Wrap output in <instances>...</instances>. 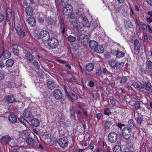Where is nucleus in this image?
Returning <instances> with one entry per match:
<instances>
[{
    "mask_svg": "<svg viewBox=\"0 0 152 152\" xmlns=\"http://www.w3.org/2000/svg\"><path fill=\"white\" fill-rule=\"evenodd\" d=\"M71 96L72 97V99H73V101L74 100H77L78 99V97L77 96L72 92V94H71Z\"/></svg>",
    "mask_w": 152,
    "mask_h": 152,
    "instance_id": "de8ad7c7",
    "label": "nucleus"
},
{
    "mask_svg": "<svg viewBox=\"0 0 152 152\" xmlns=\"http://www.w3.org/2000/svg\"><path fill=\"white\" fill-rule=\"evenodd\" d=\"M132 133V128L125 127L122 130V134L123 138L126 140L129 139L131 137Z\"/></svg>",
    "mask_w": 152,
    "mask_h": 152,
    "instance_id": "39448f33",
    "label": "nucleus"
},
{
    "mask_svg": "<svg viewBox=\"0 0 152 152\" xmlns=\"http://www.w3.org/2000/svg\"><path fill=\"white\" fill-rule=\"evenodd\" d=\"M110 102L113 105H114L115 104V102L114 99H110Z\"/></svg>",
    "mask_w": 152,
    "mask_h": 152,
    "instance_id": "e2e57ef3",
    "label": "nucleus"
},
{
    "mask_svg": "<svg viewBox=\"0 0 152 152\" xmlns=\"http://www.w3.org/2000/svg\"><path fill=\"white\" fill-rule=\"evenodd\" d=\"M111 113L112 112L110 111V110L109 108H106L104 110V114L105 115L109 116L111 114Z\"/></svg>",
    "mask_w": 152,
    "mask_h": 152,
    "instance_id": "ea45409f",
    "label": "nucleus"
},
{
    "mask_svg": "<svg viewBox=\"0 0 152 152\" xmlns=\"http://www.w3.org/2000/svg\"><path fill=\"white\" fill-rule=\"evenodd\" d=\"M20 120L21 122L23 123H24V121H25L26 122H27V121L25 119V118L23 116H20Z\"/></svg>",
    "mask_w": 152,
    "mask_h": 152,
    "instance_id": "13d9d810",
    "label": "nucleus"
},
{
    "mask_svg": "<svg viewBox=\"0 0 152 152\" xmlns=\"http://www.w3.org/2000/svg\"><path fill=\"white\" fill-rule=\"evenodd\" d=\"M8 118L10 122L13 124L15 123L17 121L16 117L14 114L12 113L9 115Z\"/></svg>",
    "mask_w": 152,
    "mask_h": 152,
    "instance_id": "a211bd4d",
    "label": "nucleus"
},
{
    "mask_svg": "<svg viewBox=\"0 0 152 152\" xmlns=\"http://www.w3.org/2000/svg\"><path fill=\"white\" fill-rule=\"evenodd\" d=\"M146 20L149 23H150L151 22H152V18L151 17L146 18Z\"/></svg>",
    "mask_w": 152,
    "mask_h": 152,
    "instance_id": "bf43d9fd",
    "label": "nucleus"
},
{
    "mask_svg": "<svg viewBox=\"0 0 152 152\" xmlns=\"http://www.w3.org/2000/svg\"><path fill=\"white\" fill-rule=\"evenodd\" d=\"M14 63L13 60L11 59H9L7 60L6 62V66L8 67H12Z\"/></svg>",
    "mask_w": 152,
    "mask_h": 152,
    "instance_id": "473e14b6",
    "label": "nucleus"
},
{
    "mask_svg": "<svg viewBox=\"0 0 152 152\" xmlns=\"http://www.w3.org/2000/svg\"><path fill=\"white\" fill-rule=\"evenodd\" d=\"M12 51L15 55L18 56L19 54V50L17 48H12Z\"/></svg>",
    "mask_w": 152,
    "mask_h": 152,
    "instance_id": "4c0bfd02",
    "label": "nucleus"
},
{
    "mask_svg": "<svg viewBox=\"0 0 152 152\" xmlns=\"http://www.w3.org/2000/svg\"><path fill=\"white\" fill-rule=\"evenodd\" d=\"M126 26L130 28H132L133 27L132 23L131 21L129 20L126 24Z\"/></svg>",
    "mask_w": 152,
    "mask_h": 152,
    "instance_id": "49530a36",
    "label": "nucleus"
},
{
    "mask_svg": "<svg viewBox=\"0 0 152 152\" xmlns=\"http://www.w3.org/2000/svg\"><path fill=\"white\" fill-rule=\"evenodd\" d=\"M12 12L9 7H7L6 9L7 14H11L12 15Z\"/></svg>",
    "mask_w": 152,
    "mask_h": 152,
    "instance_id": "3c124183",
    "label": "nucleus"
},
{
    "mask_svg": "<svg viewBox=\"0 0 152 152\" xmlns=\"http://www.w3.org/2000/svg\"><path fill=\"white\" fill-rule=\"evenodd\" d=\"M144 86L145 89L148 92H151V85L149 82H145L144 83Z\"/></svg>",
    "mask_w": 152,
    "mask_h": 152,
    "instance_id": "7c9ffc66",
    "label": "nucleus"
},
{
    "mask_svg": "<svg viewBox=\"0 0 152 152\" xmlns=\"http://www.w3.org/2000/svg\"><path fill=\"white\" fill-rule=\"evenodd\" d=\"M77 36V42L78 43L79 47L85 46L86 45V39L87 40V36L81 33L76 35Z\"/></svg>",
    "mask_w": 152,
    "mask_h": 152,
    "instance_id": "f257e3e1",
    "label": "nucleus"
},
{
    "mask_svg": "<svg viewBox=\"0 0 152 152\" xmlns=\"http://www.w3.org/2000/svg\"><path fill=\"white\" fill-rule=\"evenodd\" d=\"M54 97L57 100L61 99L63 97L62 93L59 89H56L53 92Z\"/></svg>",
    "mask_w": 152,
    "mask_h": 152,
    "instance_id": "f8f14e48",
    "label": "nucleus"
},
{
    "mask_svg": "<svg viewBox=\"0 0 152 152\" xmlns=\"http://www.w3.org/2000/svg\"><path fill=\"white\" fill-rule=\"evenodd\" d=\"M94 68V65L92 63H89L87 64L86 66V70L88 72L92 71Z\"/></svg>",
    "mask_w": 152,
    "mask_h": 152,
    "instance_id": "2f4dec72",
    "label": "nucleus"
},
{
    "mask_svg": "<svg viewBox=\"0 0 152 152\" xmlns=\"http://www.w3.org/2000/svg\"><path fill=\"white\" fill-rule=\"evenodd\" d=\"M78 19V21H80L82 22V24L84 27H86L88 28H90V24L88 19L86 17H83L81 15H80Z\"/></svg>",
    "mask_w": 152,
    "mask_h": 152,
    "instance_id": "1a4fd4ad",
    "label": "nucleus"
},
{
    "mask_svg": "<svg viewBox=\"0 0 152 152\" xmlns=\"http://www.w3.org/2000/svg\"><path fill=\"white\" fill-rule=\"evenodd\" d=\"M148 28L149 32L151 33H152V29L149 25H148Z\"/></svg>",
    "mask_w": 152,
    "mask_h": 152,
    "instance_id": "338daca9",
    "label": "nucleus"
},
{
    "mask_svg": "<svg viewBox=\"0 0 152 152\" xmlns=\"http://www.w3.org/2000/svg\"><path fill=\"white\" fill-rule=\"evenodd\" d=\"M133 85L135 88L139 89L140 85L137 83L134 82Z\"/></svg>",
    "mask_w": 152,
    "mask_h": 152,
    "instance_id": "8fccbe9b",
    "label": "nucleus"
},
{
    "mask_svg": "<svg viewBox=\"0 0 152 152\" xmlns=\"http://www.w3.org/2000/svg\"><path fill=\"white\" fill-rule=\"evenodd\" d=\"M148 3L151 6H152V0H146Z\"/></svg>",
    "mask_w": 152,
    "mask_h": 152,
    "instance_id": "774afa93",
    "label": "nucleus"
},
{
    "mask_svg": "<svg viewBox=\"0 0 152 152\" xmlns=\"http://www.w3.org/2000/svg\"><path fill=\"white\" fill-rule=\"evenodd\" d=\"M15 27L18 34L21 38L24 37L27 34L26 29L23 27L21 28L19 24L16 23L15 25Z\"/></svg>",
    "mask_w": 152,
    "mask_h": 152,
    "instance_id": "f03ea898",
    "label": "nucleus"
},
{
    "mask_svg": "<svg viewBox=\"0 0 152 152\" xmlns=\"http://www.w3.org/2000/svg\"><path fill=\"white\" fill-rule=\"evenodd\" d=\"M71 94H72V91H69L68 93L66 94V95L69 101L73 102V99H72V97Z\"/></svg>",
    "mask_w": 152,
    "mask_h": 152,
    "instance_id": "c9c22d12",
    "label": "nucleus"
},
{
    "mask_svg": "<svg viewBox=\"0 0 152 152\" xmlns=\"http://www.w3.org/2000/svg\"><path fill=\"white\" fill-rule=\"evenodd\" d=\"M148 59L147 61V67L149 70L151 71L152 69V62L150 60H148Z\"/></svg>",
    "mask_w": 152,
    "mask_h": 152,
    "instance_id": "f704fd0d",
    "label": "nucleus"
},
{
    "mask_svg": "<svg viewBox=\"0 0 152 152\" xmlns=\"http://www.w3.org/2000/svg\"><path fill=\"white\" fill-rule=\"evenodd\" d=\"M47 22L48 25L55 26L56 23V20L53 18L48 17Z\"/></svg>",
    "mask_w": 152,
    "mask_h": 152,
    "instance_id": "a878e982",
    "label": "nucleus"
},
{
    "mask_svg": "<svg viewBox=\"0 0 152 152\" xmlns=\"http://www.w3.org/2000/svg\"><path fill=\"white\" fill-rule=\"evenodd\" d=\"M136 121L137 123L139 125H141L143 121L142 117H141L140 116H138L137 118Z\"/></svg>",
    "mask_w": 152,
    "mask_h": 152,
    "instance_id": "a19ab883",
    "label": "nucleus"
},
{
    "mask_svg": "<svg viewBox=\"0 0 152 152\" xmlns=\"http://www.w3.org/2000/svg\"><path fill=\"white\" fill-rule=\"evenodd\" d=\"M38 19L40 23H43L44 22V18L40 17L39 15Z\"/></svg>",
    "mask_w": 152,
    "mask_h": 152,
    "instance_id": "5fc2aeb1",
    "label": "nucleus"
},
{
    "mask_svg": "<svg viewBox=\"0 0 152 152\" xmlns=\"http://www.w3.org/2000/svg\"><path fill=\"white\" fill-rule=\"evenodd\" d=\"M26 141L28 145L31 146H34L37 144V142L34 139L30 137L27 138Z\"/></svg>",
    "mask_w": 152,
    "mask_h": 152,
    "instance_id": "f3484780",
    "label": "nucleus"
},
{
    "mask_svg": "<svg viewBox=\"0 0 152 152\" xmlns=\"http://www.w3.org/2000/svg\"><path fill=\"white\" fill-rule=\"evenodd\" d=\"M110 65L113 69H117L118 65H121V63L116 62L113 60H111L109 62Z\"/></svg>",
    "mask_w": 152,
    "mask_h": 152,
    "instance_id": "2eb2a0df",
    "label": "nucleus"
},
{
    "mask_svg": "<svg viewBox=\"0 0 152 152\" xmlns=\"http://www.w3.org/2000/svg\"><path fill=\"white\" fill-rule=\"evenodd\" d=\"M67 39L68 41L71 42H74L76 39V38L75 37L71 35L68 36L67 37Z\"/></svg>",
    "mask_w": 152,
    "mask_h": 152,
    "instance_id": "58836bf2",
    "label": "nucleus"
},
{
    "mask_svg": "<svg viewBox=\"0 0 152 152\" xmlns=\"http://www.w3.org/2000/svg\"><path fill=\"white\" fill-rule=\"evenodd\" d=\"M39 37L44 41L48 40L50 38L48 32L46 30H42L39 33Z\"/></svg>",
    "mask_w": 152,
    "mask_h": 152,
    "instance_id": "423d86ee",
    "label": "nucleus"
},
{
    "mask_svg": "<svg viewBox=\"0 0 152 152\" xmlns=\"http://www.w3.org/2000/svg\"><path fill=\"white\" fill-rule=\"evenodd\" d=\"M140 45V44L139 43V41L137 39H135L134 40V49L140 50V47L139 46Z\"/></svg>",
    "mask_w": 152,
    "mask_h": 152,
    "instance_id": "72a5a7b5",
    "label": "nucleus"
},
{
    "mask_svg": "<svg viewBox=\"0 0 152 152\" xmlns=\"http://www.w3.org/2000/svg\"><path fill=\"white\" fill-rule=\"evenodd\" d=\"M111 53L114 56H116L117 58H123L125 56L124 52L120 51H118L114 49L111 50Z\"/></svg>",
    "mask_w": 152,
    "mask_h": 152,
    "instance_id": "9d476101",
    "label": "nucleus"
},
{
    "mask_svg": "<svg viewBox=\"0 0 152 152\" xmlns=\"http://www.w3.org/2000/svg\"><path fill=\"white\" fill-rule=\"evenodd\" d=\"M59 146L62 148H66L68 144V142L64 137L60 139L58 141Z\"/></svg>",
    "mask_w": 152,
    "mask_h": 152,
    "instance_id": "9b49d317",
    "label": "nucleus"
},
{
    "mask_svg": "<svg viewBox=\"0 0 152 152\" xmlns=\"http://www.w3.org/2000/svg\"><path fill=\"white\" fill-rule=\"evenodd\" d=\"M23 115L24 117L27 118H30L32 115V113L31 112V109L28 108L25 109L23 112Z\"/></svg>",
    "mask_w": 152,
    "mask_h": 152,
    "instance_id": "5701e85b",
    "label": "nucleus"
},
{
    "mask_svg": "<svg viewBox=\"0 0 152 152\" xmlns=\"http://www.w3.org/2000/svg\"><path fill=\"white\" fill-rule=\"evenodd\" d=\"M12 139L10 136L8 135L3 136L0 140L1 143L6 145L9 144Z\"/></svg>",
    "mask_w": 152,
    "mask_h": 152,
    "instance_id": "ddd939ff",
    "label": "nucleus"
},
{
    "mask_svg": "<svg viewBox=\"0 0 152 152\" xmlns=\"http://www.w3.org/2000/svg\"><path fill=\"white\" fill-rule=\"evenodd\" d=\"M28 23L32 27L36 26V22L35 18L33 17H29L27 20Z\"/></svg>",
    "mask_w": 152,
    "mask_h": 152,
    "instance_id": "4be33fe9",
    "label": "nucleus"
},
{
    "mask_svg": "<svg viewBox=\"0 0 152 152\" xmlns=\"http://www.w3.org/2000/svg\"><path fill=\"white\" fill-rule=\"evenodd\" d=\"M127 81V77H123L121 80L120 81V83H126Z\"/></svg>",
    "mask_w": 152,
    "mask_h": 152,
    "instance_id": "c03bdc74",
    "label": "nucleus"
},
{
    "mask_svg": "<svg viewBox=\"0 0 152 152\" xmlns=\"http://www.w3.org/2000/svg\"><path fill=\"white\" fill-rule=\"evenodd\" d=\"M124 152H132L128 148H126L124 149Z\"/></svg>",
    "mask_w": 152,
    "mask_h": 152,
    "instance_id": "0e129e2a",
    "label": "nucleus"
},
{
    "mask_svg": "<svg viewBox=\"0 0 152 152\" xmlns=\"http://www.w3.org/2000/svg\"><path fill=\"white\" fill-rule=\"evenodd\" d=\"M114 152H121V147L118 145H116L114 147Z\"/></svg>",
    "mask_w": 152,
    "mask_h": 152,
    "instance_id": "e433bc0d",
    "label": "nucleus"
},
{
    "mask_svg": "<svg viewBox=\"0 0 152 152\" xmlns=\"http://www.w3.org/2000/svg\"><path fill=\"white\" fill-rule=\"evenodd\" d=\"M26 12L28 15L31 16L33 14V10L31 6H28L26 8Z\"/></svg>",
    "mask_w": 152,
    "mask_h": 152,
    "instance_id": "393cba45",
    "label": "nucleus"
},
{
    "mask_svg": "<svg viewBox=\"0 0 152 152\" xmlns=\"http://www.w3.org/2000/svg\"><path fill=\"white\" fill-rule=\"evenodd\" d=\"M12 15L11 14H7L6 21L7 22L9 23L10 21L11 17Z\"/></svg>",
    "mask_w": 152,
    "mask_h": 152,
    "instance_id": "a18cd8bd",
    "label": "nucleus"
},
{
    "mask_svg": "<svg viewBox=\"0 0 152 152\" xmlns=\"http://www.w3.org/2000/svg\"><path fill=\"white\" fill-rule=\"evenodd\" d=\"M83 111V113L84 115L86 117H87L88 116V115L87 114L86 110L84 109L83 110H82Z\"/></svg>",
    "mask_w": 152,
    "mask_h": 152,
    "instance_id": "680f3d73",
    "label": "nucleus"
},
{
    "mask_svg": "<svg viewBox=\"0 0 152 152\" xmlns=\"http://www.w3.org/2000/svg\"><path fill=\"white\" fill-rule=\"evenodd\" d=\"M2 54L0 56V58L3 56L4 58L7 59L10 58L11 56V53L10 52L7 50H4V49L2 50Z\"/></svg>",
    "mask_w": 152,
    "mask_h": 152,
    "instance_id": "412c9836",
    "label": "nucleus"
},
{
    "mask_svg": "<svg viewBox=\"0 0 152 152\" xmlns=\"http://www.w3.org/2000/svg\"><path fill=\"white\" fill-rule=\"evenodd\" d=\"M60 26L61 29V33L62 34L65 32V26L64 24V21L63 18L60 17L59 22Z\"/></svg>",
    "mask_w": 152,
    "mask_h": 152,
    "instance_id": "b1692460",
    "label": "nucleus"
},
{
    "mask_svg": "<svg viewBox=\"0 0 152 152\" xmlns=\"http://www.w3.org/2000/svg\"><path fill=\"white\" fill-rule=\"evenodd\" d=\"M70 114L71 116V118H73L74 117V115H75V112L73 111H72L70 112Z\"/></svg>",
    "mask_w": 152,
    "mask_h": 152,
    "instance_id": "052dcab7",
    "label": "nucleus"
},
{
    "mask_svg": "<svg viewBox=\"0 0 152 152\" xmlns=\"http://www.w3.org/2000/svg\"><path fill=\"white\" fill-rule=\"evenodd\" d=\"M148 26L145 24L142 27V29L144 30H147Z\"/></svg>",
    "mask_w": 152,
    "mask_h": 152,
    "instance_id": "69168bd1",
    "label": "nucleus"
},
{
    "mask_svg": "<svg viewBox=\"0 0 152 152\" xmlns=\"http://www.w3.org/2000/svg\"><path fill=\"white\" fill-rule=\"evenodd\" d=\"M72 6L70 4H67L63 7L62 12L65 15H69L72 13Z\"/></svg>",
    "mask_w": 152,
    "mask_h": 152,
    "instance_id": "6e6552de",
    "label": "nucleus"
},
{
    "mask_svg": "<svg viewBox=\"0 0 152 152\" xmlns=\"http://www.w3.org/2000/svg\"><path fill=\"white\" fill-rule=\"evenodd\" d=\"M33 64L37 69H39L40 68V66L39 64L37 61L34 60L33 62Z\"/></svg>",
    "mask_w": 152,
    "mask_h": 152,
    "instance_id": "37998d69",
    "label": "nucleus"
},
{
    "mask_svg": "<svg viewBox=\"0 0 152 152\" xmlns=\"http://www.w3.org/2000/svg\"><path fill=\"white\" fill-rule=\"evenodd\" d=\"M104 50V49L102 46L99 45L98 44L94 50L96 52L100 53H103Z\"/></svg>",
    "mask_w": 152,
    "mask_h": 152,
    "instance_id": "c756f323",
    "label": "nucleus"
},
{
    "mask_svg": "<svg viewBox=\"0 0 152 152\" xmlns=\"http://www.w3.org/2000/svg\"><path fill=\"white\" fill-rule=\"evenodd\" d=\"M32 125L35 127H37L39 126L40 122L37 119L33 118L31 121Z\"/></svg>",
    "mask_w": 152,
    "mask_h": 152,
    "instance_id": "cd10ccee",
    "label": "nucleus"
},
{
    "mask_svg": "<svg viewBox=\"0 0 152 152\" xmlns=\"http://www.w3.org/2000/svg\"><path fill=\"white\" fill-rule=\"evenodd\" d=\"M26 58L29 62L33 61L34 59L33 56L29 51H27L25 54Z\"/></svg>",
    "mask_w": 152,
    "mask_h": 152,
    "instance_id": "aec40b11",
    "label": "nucleus"
},
{
    "mask_svg": "<svg viewBox=\"0 0 152 152\" xmlns=\"http://www.w3.org/2000/svg\"><path fill=\"white\" fill-rule=\"evenodd\" d=\"M47 87L51 90H52L56 87L54 83L51 81L47 82Z\"/></svg>",
    "mask_w": 152,
    "mask_h": 152,
    "instance_id": "bb28decb",
    "label": "nucleus"
},
{
    "mask_svg": "<svg viewBox=\"0 0 152 152\" xmlns=\"http://www.w3.org/2000/svg\"><path fill=\"white\" fill-rule=\"evenodd\" d=\"M71 23L73 26V30L76 35L82 32V28L79 22H77V20H73Z\"/></svg>",
    "mask_w": 152,
    "mask_h": 152,
    "instance_id": "20e7f679",
    "label": "nucleus"
},
{
    "mask_svg": "<svg viewBox=\"0 0 152 152\" xmlns=\"http://www.w3.org/2000/svg\"><path fill=\"white\" fill-rule=\"evenodd\" d=\"M118 136L117 134L115 132H110L107 136L108 140L111 143L115 142L118 139Z\"/></svg>",
    "mask_w": 152,
    "mask_h": 152,
    "instance_id": "0eeeda50",
    "label": "nucleus"
},
{
    "mask_svg": "<svg viewBox=\"0 0 152 152\" xmlns=\"http://www.w3.org/2000/svg\"><path fill=\"white\" fill-rule=\"evenodd\" d=\"M48 41V45L50 49L56 48L59 45L58 40L54 37L50 38Z\"/></svg>",
    "mask_w": 152,
    "mask_h": 152,
    "instance_id": "7ed1b4c3",
    "label": "nucleus"
},
{
    "mask_svg": "<svg viewBox=\"0 0 152 152\" xmlns=\"http://www.w3.org/2000/svg\"><path fill=\"white\" fill-rule=\"evenodd\" d=\"M114 121V119L111 118L108 119L105 123V128L106 129H110L112 127Z\"/></svg>",
    "mask_w": 152,
    "mask_h": 152,
    "instance_id": "4468645a",
    "label": "nucleus"
},
{
    "mask_svg": "<svg viewBox=\"0 0 152 152\" xmlns=\"http://www.w3.org/2000/svg\"><path fill=\"white\" fill-rule=\"evenodd\" d=\"M4 19V15L1 12H0V23H1Z\"/></svg>",
    "mask_w": 152,
    "mask_h": 152,
    "instance_id": "09e8293b",
    "label": "nucleus"
},
{
    "mask_svg": "<svg viewBox=\"0 0 152 152\" xmlns=\"http://www.w3.org/2000/svg\"><path fill=\"white\" fill-rule=\"evenodd\" d=\"M102 72L100 69H98L96 72L97 76H99L102 75Z\"/></svg>",
    "mask_w": 152,
    "mask_h": 152,
    "instance_id": "864d4df0",
    "label": "nucleus"
},
{
    "mask_svg": "<svg viewBox=\"0 0 152 152\" xmlns=\"http://www.w3.org/2000/svg\"><path fill=\"white\" fill-rule=\"evenodd\" d=\"M98 44L97 42L93 40L89 42V47L93 50H95Z\"/></svg>",
    "mask_w": 152,
    "mask_h": 152,
    "instance_id": "c85d7f7f",
    "label": "nucleus"
},
{
    "mask_svg": "<svg viewBox=\"0 0 152 152\" xmlns=\"http://www.w3.org/2000/svg\"><path fill=\"white\" fill-rule=\"evenodd\" d=\"M88 85L90 87H93L94 85V83L92 81H90L88 83Z\"/></svg>",
    "mask_w": 152,
    "mask_h": 152,
    "instance_id": "6e6d98bb",
    "label": "nucleus"
},
{
    "mask_svg": "<svg viewBox=\"0 0 152 152\" xmlns=\"http://www.w3.org/2000/svg\"><path fill=\"white\" fill-rule=\"evenodd\" d=\"M96 116L98 119V120H99L100 119V118L102 116V114L100 112L96 114Z\"/></svg>",
    "mask_w": 152,
    "mask_h": 152,
    "instance_id": "4d7b16f0",
    "label": "nucleus"
},
{
    "mask_svg": "<svg viewBox=\"0 0 152 152\" xmlns=\"http://www.w3.org/2000/svg\"><path fill=\"white\" fill-rule=\"evenodd\" d=\"M4 99L7 102L10 103H12L14 102L16 99L13 95H8L4 97Z\"/></svg>",
    "mask_w": 152,
    "mask_h": 152,
    "instance_id": "dca6fc26",
    "label": "nucleus"
},
{
    "mask_svg": "<svg viewBox=\"0 0 152 152\" xmlns=\"http://www.w3.org/2000/svg\"><path fill=\"white\" fill-rule=\"evenodd\" d=\"M142 106H145V104L142 101H137L134 104V107L135 110L140 109Z\"/></svg>",
    "mask_w": 152,
    "mask_h": 152,
    "instance_id": "6ab92c4d",
    "label": "nucleus"
},
{
    "mask_svg": "<svg viewBox=\"0 0 152 152\" xmlns=\"http://www.w3.org/2000/svg\"><path fill=\"white\" fill-rule=\"evenodd\" d=\"M5 67V65L4 62L2 60L0 59V68L2 69Z\"/></svg>",
    "mask_w": 152,
    "mask_h": 152,
    "instance_id": "603ef678",
    "label": "nucleus"
},
{
    "mask_svg": "<svg viewBox=\"0 0 152 152\" xmlns=\"http://www.w3.org/2000/svg\"><path fill=\"white\" fill-rule=\"evenodd\" d=\"M133 121L132 119H130L128 122V125L130 126L129 128L131 127L132 128L133 126H134V125L133 124Z\"/></svg>",
    "mask_w": 152,
    "mask_h": 152,
    "instance_id": "79ce46f5",
    "label": "nucleus"
}]
</instances>
